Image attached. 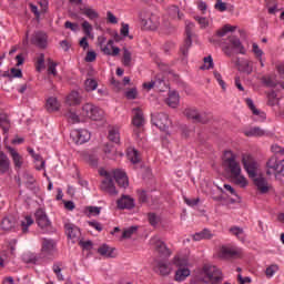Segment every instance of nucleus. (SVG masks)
Here are the masks:
<instances>
[{"mask_svg":"<svg viewBox=\"0 0 284 284\" xmlns=\"http://www.w3.org/2000/svg\"><path fill=\"white\" fill-rule=\"evenodd\" d=\"M7 150L12 159L14 169L21 170L23 168V155L19 154V151L12 146H8Z\"/></svg>","mask_w":284,"mask_h":284,"instance_id":"dca6fc26","label":"nucleus"},{"mask_svg":"<svg viewBox=\"0 0 284 284\" xmlns=\"http://www.w3.org/2000/svg\"><path fill=\"white\" fill-rule=\"evenodd\" d=\"M54 252H57V243L54 242V240L44 239L41 248L42 256H52Z\"/></svg>","mask_w":284,"mask_h":284,"instance_id":"2eb2a0df","label":"nucleus"},{"mask_svg":"<svg viewBox=\"0 0 284 284\" xmlns=\"http://www.w3.org/2000/svg\"><path fill=\"white\" fill-rule=\"evenodd\" d=\"M31 43L32 45H36V48H39L40 50H45V48H48V33L43 31H36L31 36Z\"/></svg>","mask_w":284,"mask_h":284,"instance_id":"9b49d317","label":"nucleus"},{"mask_svg":"<svg viewBox=\"0 0 284 284\" xmlns=\"http://www.w3.org/2000/svg\"><path fill=\"white\" fill-rule=\"evenodd\" d=\"M0 128H2L3 132H10V119H8V115L0 114Z\"/></svg>","mask_w":284,"mask_h":284,"instance_id":"c03bdc74","label":"nucleus"},{"mask_svg":"<svg viewBox=\"0 0 284 284\" xmlns=\"http://www.w3.org/2000/svg\"><path fill=\"white\" fill-rule=\"evenodd\" d=\"M173 265H175L178 270L183 267H190V261H187V258L185 257L176 255L173 257Z\"/></svg>","mask_w":284,"mask_h":284,"instance_id":"58836bf2","label":"nucleus"},{"mask_svg":"<svg viewBox=\"0 0 284 284\" xmlns=\"http://www.w3.org/2000/svg\"><path fill=\"white\" fill-rule=\"evenodd\" d=\"M70 136L75 145H83V143H88L90 140L88 130H73L71 131Z\"/></svg>","mask_w":284,"mask_h":284,"instance_id":"f8f14e48","label":"nucleus"},{"mask_svg":"<svg viewBox=\"0 0 284 284\" xmlns=\"http://www.w3.org/2000/svg\"><path fill=\"white\" fill-rule=\"evenodd\" d=\"M220 254L222 258H241L243 251L234 246H222Z\"/></svg>","mask_w":284,"mask_h":284,"instance_id":"ddd939ff","label":"nucleus"},{"mask_svg":"<svg viewBox=\"0 0 284 284\" xmlns=\"http://www.w3.org/2000/svg\"><path fill=\"white\" fill-rule=\"evenodd\" d=\"M126 156L131 163L136 164L139 161H141V158L139 156V151L134 148H129L126 151Z\"/></svg>","mask_w":284,"mask_h":284,"instance_id":"4c0bfd02","label":"nucleus"},{"mask_svg":"<svg viewBox=\"0 0 284 284\" xmlns=\"http://www.w3.org/2000/svg\"><path fill=\"white\" fill-rule=\"evenodd\" d=\"M22 261H24V263H31L33 265H37V263L39 262V257L37 256V254L29 252L22 255Z\"/></svg>","mask_w":284,"mask_h":284,"instance_id":"a19ab883","label":"nucleus"},{"mask_svg":"<svg viewBox=\"0 0 284 284\" xmlns=\"http://www.w3.org/2000/svg\"><path fill=\"white\" fill-rule=\"evenodd\" d=\"M276 272H278V265L272 264L268 267H266L265 274H266L267 278H272V276H274V274H276Z\"/></svg>","mask_w":284,"mask_h":284,"instance_id":"6e6d98bb","label":"nucleus"},{"mask_svg":"<svg viewBox=\"0 0 284 284\" xmlns=\"http://www.w3.org/2000/svg\"><path fill=\"white\" fill-rule=\"evenodd\" d=\"M190 274H192L190 267L178 268L175 271L174 281H176V283H183Z\"/></svg>","mask_w":284,"mask_h":284,"instance_id":"cd10ccee","label":"nucleus"},{"mask_svg":"<svg viewBox=\"0 0 284 284\" xmlns=\"http://www.w3.org/2000/svg\"><path fill=\"white\" fill-rule=\"evenodd\" d=\"M240 72H244V74H252L254 72V62L250 60H242L239 63Z\"/></svg>","mask_w":284,"mask_h":284,"instance_id":"c85d7f7f","label":"nucleus"},{"mask_svg":"<svg viewBox=\"0 0 284 284\" xmlns=\"http://www.w3.org/2000/svg\"><path fill=\"white\" fill-rule=\"evenodd\" d=\"M271 151L273 152V154H281L282 156H284V148L278 144H273L271 146Z\"/></svg>","mask_w":284,"mask_h":284,"instance_id":"338daca9","label":"nucleus"},{"mask_svg":"<svg viewBox=\"0 0 284 284\" xmlns=\"http://www.w3.org/2000/svg\"><path fill=\"white\" fill-rule=\"evenodd\" d=\"M139 226H130L125 229L122 233V239H131L133 234H136Z\"/></svg>","mask_w":284,"mask_h":284,"instance_id":"3c124183","label":"nucleus"},{"mask_svg":"<svg viewBox=\"0 0 284 284\" xmlns=\"http://www.w3.org/2000/svg\"><path fill=\"white\" fill-rule=\"evenodd\" d=\"M32 159L34 160V163H40L36 165V170H39V171L44 170L45 161L43 160L41 154L36 153Z\"/></svg>","mask_w":284,"mask_h":284,"instance_id":"09e8293b","label":"nucleus"},{"mask_svg":"<svg viewBox=\"0 0 284 284\" xmlns=\"http://www.w3.org/2000/svg\"><path fill=\"white\" fill-rule=\"evenodd\" d=\"M246 104L255 116H261L262 119H265V113H263V112L258 111V109H256V106L254 105V101H252V99L247 98Z\"/></svg>","mask_w":284,"mask_h":284,"instance_id":"ea45409f","label":"nucleus"},{"mask_svg":"<svg viewBox=\"0 0 284 284\" xmlns=\"http://www.w3.org/2000/svg\"><path fill=\"white\" fill-rule=\"evenodd\" d=\"M67 103L68 105H79L81 103V95L77 91H72L67 97Z\"/></svg>","mask_w":284,"mask_h":284,"instance_id":"c9c22d12","label":"nucleus"},{"mask_svg":"<svg viewBox=\"0 0 284 284\" xmlns=\"http://www.w3.org/2000/svg\"><path fill=\"white\" fill-rule=\"evenodd\" d=\"M36 221L42 230L45 227H49L50 225V220H48V215H45V212L43 210H38L36 212Z\"/></svg>","mask_w":284,"mask_h":284,"instance_id":"4be33fe9","label":"nucleus"},{"mask_svg":"<svg viewBox=\"0 0 284 284\" xmlns=\"http://www.w3.org/2000/svg\"><path fill=\"white\" fill-rule=\"evenodd\" d=\"M148 219L150 225H152L153 227H156V225H159L160 219L154 213H149Z\"/></svg>","mask_w":284,"mask_h":284,"instance_id":"052dcab7","label":"nucleus"},{"mask_svg":"<svg viewBox=\"0 0 284 284\" xmlns=\"http://www.w3.org/2000/svg\"><path fill=\"white\" fill-rule=\"evenodd\" d=\"M48 74H52L53 77H57V62H53L52 59H48Z\"/></svg>","mask_w":284,"mask_h":284,"instance_id":"864d4df0","label":"nucleus"},{"mask_svg":"<svg viewBox=\"0 0 284 284\" xmlns=\"http://www.w3.org/2000/svg\"><path fill=\"white\" fill-rule=\"evenodd\" d=\"M181 101V98L176 91H170L169 97L165 100L166 105L169 108H178L179 103Z\"/></svg>","mask_w":284,"mask_h":284,"instance_id":"bb28decb","label":"nucleus"},{"mask_svg":"<svg viewBox=\"0 0 284 284\" xmlns=\"http://www.w3.org/2000/svg\"><path fill=\"white\" fill-rule=\"evenodd\" d=\"M168 17L171 21H182L184 14L181 12L178 6H170L166 9Z\"/></svg>","mask_w":284,"mask_h":284,"instance_id":"aec40b11","label":"nucleus"},{"mask_svg":"<svg viewBox=\"0 0 284 284\" xmlns=\"http://www.w3.org/2000/svg\"><path fill=\"white\" fill-rule=\"evenodd\" d=\"M213 237H214V234H212V231H210V229H204L192 235L193 241H210V239H213Z\"/></svg>","mask_w":284,"mask_h":284,"instance_id":"393cba45","label":"nucleus"},{"mask_svg":"<svg viewBox=\"0 0 284 284\" xmlns=\"http://www.w3.org/2000/svg\"><path fill=\"white\" fill-rule=\"evenodd\" d=\"M82 13L84 14V17H88V19H90L91 21H93V19H99V12H97V10L92 8H84L82 10Z\"/></svg>","mask_w":284,"mask_h":284,"instance_id":"49530a36","label":"nucleus"},{"mask_svg":"<svg viewBox=\"0 0 284 284\" xmlns=\"http://www.w3.org/2000/svg\"><path fill=\"white\" fill-rule=\"evenodd\" d=\"M229 232L230 234H232V236H235L237 241L245 243V239H247V235L245 234V231L243 230V227L231 226Z\"/></svg>","mask_w":284,"mask_h":284,"instance_id":"a878e982","label":"nucleus"},{"mask_svg":"<svg viewBox=\"0 0 284 284\" xmlns=\"http://www.w3.org/2000/svg\"><path fill=\"white\" fill-rule=\"evenodd\" d=\"M132 123L134 128H143V125H145V118L143 116V111L141 109H133Z\"/></svg>","mask_w":284,"mask_h":284,"instance_id":"412c9836","label":"nucleus"},{"mask_svg":"<svg viewBox=\"0 0 284 284\" xmlns=\"http://www.w3.org/2000/svg\"><path fill=\"white\" fill-rule=\"evenodd\" d=\"M84 212L89 216H99L101 214V207L99 206H87Z\"/></svg>","mask_w":284,"mask_h":284,"instance_id":"8fccbe9b","label":"nucleus"},{"mask_svg":"<svg viewBox=\"0 0 284 284\" xmlns=\"http://www.w3.org/2000/svg\"><path fill=\"white\" fill-rule=\"evenodd\" d=\"M243 133L245 136H265V131L258 126L246 129Z\"/></svg>","mask_w":284,"mask_h":284,"instance_id":"f704fd0d","label":"nucleus"},{"mask_svg":"<svg viewBox=\"0 0 284 284\" xmlns=\"http://www.w3.org/2000/svg\"><path fill=\"white\" fill-rule=\"evenodd\" d=\"M34 223V220H32V216L28 215L24 217V220L21 221V227L23 234H28V227Z\"/></svg>","mask_w":284,"mask_h":284,"instance_id":"de8ad7c7","label":"nucleus"},{"mask_svg":"<svg viewBox=\"0 0 284 284\" xmlns=\"http://www.w3.org/2000/svg\"><path fill=\"white\" fill-rule=\"evenodd\" d=\"M136 194L139 203H148V192H145V190L139 189Z\"/></svg>","mask_w":284,"mask_h":284,"instance_id":"4d7b16f0","label":"nucleus"},{"mask_svg":"<svg viewBox=\"0 0 284 284\" xmlns=\"http://www.w3.org/2000/svg\"><path fill=\"white\" fill-rule=\"evenodd\" d=\"M100 189L102 190V192L111 194L112 196L119 193L116 192V186H114V180L112 178L102 180Z\"/></svg>","mask_w":284,"mask_h":284,"instance_id":"a211bd4d","label":"nucleus"},{"mask_svg":"<svg viewBox=\"0 0 284 284\" xmlns=\"http://www.w3.org/2000/svg\"><path fill=\"white\" fill-rule=\"evenodd\" d=\"M155 128H159L162 132H165L172 125L170 116L166 113H158L152 118Z\"/></svg>","mask_w":284,"mask_h":284,"instance_id":"9d476101","label":"nucleus"},{"mask_svg":"<svg viewBox=\"0 0 284 284\" xmlns=\"http://www.w3.org/2000/svg\"><path fill=\"white\" fill-rule=\"evenodd\" d=\"M112 176L120 187H128L130 185L125 171L116 169L112 172Z\"/></svg>","mask_w":284,"mask_h":284,"instance_id":"f3484780","label":"nucleus"},{"mask_svg":"<svg viewBox=\"0 0 284 284\" xmlns=\"http://www.w3.org/2000/svg\"><path fill=\"white\" fill-rule=\"evenodd\" d=\"M192 30H194V22L186 20L185 21L186 39L184 40V44L180 48V52L183 54V57H187L190 52V48H192Z\"/></svg>","mask_w":284,"mask_h":284,"instance_id":"6e6552de","label":"nucleus"},{"mask_svg":"<svg viewBox=\"0 0 284 284\" xmlns=\"http://www.w3.org/2000/svg\"><path fill=\"white\" fill-rule=\"evenodd\" d=\"M45 106L48 112H57L59 111V108H61V104H59V100H57V98L51 97L47 100Z\"/></svg>","mask_w":284,"mask_h":284,"instance_id":"473e14b6","label":"nucleus"},{"mask_svg":"<svg viewBox=\"0 0 284 284\" xmlns=\"http://www.w3.org/2000/svg\"><path fill=\"white\" fill-rule=\"evenodd\" d=\"M267 104L271 106H274L276 103H278V100H276V92L272 91L267 94Z\"/></svg>","mask_w":284,"mask_h":284,"instance_id":"bf43d9fd","label":"nucleus"},{"mask_svg":"<svg viewBox=\"0 0 284 284\" xmlns=\"http://www.w3.org/2000/svg\"><path fill=\"white\" fill-rule=\"evenodd\" d=\"M67 119H69L70 123H79L80 119L79 115H77V113L69 111L67 113Z\"/></svg>","mask_w":284,"mask_h":284,"instance_id":"69168bd1","label":"nucleus"},{"mask_svg":"<svg viewBox=\"0 0 284 284\" xmlns=\"http://www.w3.org/2000/svg\"><path fill=\"white\" fill-rule=\"evenodd\" d=\"M237 283L239 284H250V283H252V277H250V276L243 277V275L239 274Z\"/></svg>","mask_w":284,"mask_h":284,"instance_id":"774afa93","label":"nucleus"},{"mask_svg":"<svg viewBox=\"0 0 284 284\" xmlns=\"http://www.w3.org/2000/svg\"><path fill=\"white\" fill-rule=\"evenodd\" d=\"M122 64L124 68H132L134 65V62L132 60V52L128 49H123V55H122Z\"/></svg>","mask_w":284,"mask_h":284,"instance_id":"72a5a7b5","label":"nucleus"},{"mask_svg":"<svg viewBox=\"0 0 284 284\" xmlns=\"http://www.w3.org/2000/svg\"><path fill=\"white\" fill-rule=\"evenodd\" d=\"M138 94H139V92L136 91V88H132V89H130V90H128V91L125 92V97H126V99H129L130 101L136 99Z\"/></svg>","mask_w":284,"mask_h":284,"instance_id":"e2e57ef3","label":"nucleus"},{"mask_svg":"<svg viewBox=\"0 0 284 284\" xmlns=\"http://www.w3.org/2000/svg\"><path fill=\"white\" fill-rule=\"evenodd\" d=\"M10 172V158L0 151V174H8Z\"/></svg>","mask_w":284,"mask_h":284,"instance_id":"5701e85b","label":"nucleus"},{"mask_svg":"<svg viewBox=\"0 0 284 284\" xmlns=\"http://www.w3.org/2000/svg\"><path fill=\"white\" fill-rule=\"evenodd\" d=\"M54 274L57 275L58 281H64L63 274L61 273V263L53 264L52 267Z\"/></svg>","mask_w":284,"mask_h":284,"instance_id":"5fc2aeb1","label":"nucleus"},{"mask_svg":"<svg viewBox=\"0 0 284 284\" xmlns=\"http://www.w3.org/2000/svg\"><path fill=\"white\" fill-rule=\"evenodd\" d=\"M230 43L239 54H245L247 52L239 38H230Z\"/></svg>","mask_w":284,"mask_h":284,"instance_id":"2f4dec72","label":"nucleus"},{"mask_svg":"<svg viewBox=\"0 0 284 284\" xmlns=\"http://www.w3.org/2000/svg\"><path fill=\"white\" fill-rule=\"evenodd\" d=\"M284 173V159L282 161H278L276 156H272L267 162H266V174L268 176H282Z\"/></svg>","mask_w":284,"mask_h":284,"instance_id":"39448f33","label":"nucleus"},{"mask_svg":"<svg viewBox=\"0 0 284 284\" xmlns=\"http://www.w3.org/2000/svg\"><path fill=\"white\" fill-rule=\"evenodd\" d=\"M64 229L69 239H79V236H81V230H79V227L72 223H67Z\"/></svg>","mask_w":284,"mask_h":284,"instance_id":"b1692460","label":"nucleus"},{"mask_svg":"<svg viewBox=\"0 0 284 284\" xmlns=\"http://www.w3.org/2000/svg\"><path fill=\"white\" fill-rule=\"evenodd\" d=\"M195 20L200 24L202 29L209 28L210 27V20L207 18L203 17H195Z\"/></svg>","mask_w":284,"mask_h":284,"instance_id":"13d9d810","label":"nucleus"},{"mask_svg":"<svg viewBox=\"0 0 284 284\" xmlns=\"http://www.w3.org/2000/svg\"><path fill=\"white\" fill-rule=\"evenodd\" d=\"M116 206H118V210H134L135 202H134V199L131 197L130 195H122L116 201Z\"/></svg>","mask_w":284,"mask_h":284,"instance_id":"4468645a","label":"nucleus"},{"mask_svg":"<svg viewBox=\"0 0 284 284\" xmlns=\"http://www.w3.org/2000/svg\"><path fill=\"white\" fill-rule=\"evenodd\" d=\"M84 88L87 92H94L99 88V83L94 79H87L84 82Z\"/></svg>","mask_w":284,"mask_h":284,"instance_id":"37998d69","label":"nucleus"},{"mask_svg":"<svg viewBox=\"0 0 284 284\" xmlns=\"http://www.w3.org/2000/svg\"><path fill=\"white\" fill-rule=\"evenodd\" d=\"M242 165L250 179H253L254 185L257 187L260 194H267L270 192V183L263 176L258 174V162L250 153L242 154ZM257 176V178H256Z\"/></svg>","mask_w":284,"mask_h":284,"instance_id":"f03ea898","label":"nucleus"},{"mask_svg":"<svg viewBox=\"0 0 284 284\" xmlns=\"http://www.w3.org/2000/svg\"><path fill=\"white\" fill-rule=\"evenodd\" d=\"M223 166L226 174H230L232 183L239 187H247V178L243 175L241 162L236 161V154L232 151H225L223 156Z\"/></svg>","mask_w":284,"mask_h":284,"instance_id":"f257e3e1","label":"nucleus"},{"mask_svg":"<svg viewBox=\"0 0 284 284\" xmlns=\"http://www.w3.org/2000/svg\"><path fill=\"white\" fill-rule=\"evenodd\" d=\"M184 115L189 118L191 121H193V123H207V121H210L207 114L199 113V110L194 108H189L184 110Z\"/></svg>","mask_w":284,"mask_h":284,"instance_id":"1a4fd4ad","label":"nucleus"},{"mask_svg":"<svg viewBox=\"0 0 284 284\" xmlns=\"http://www.w3.org/2000/svg\"><path fill=\"white\" fill-rule=\"evenodd\" d=\"M156 267H158V272H160L161 276H168L172 272V267L166 262H159Z\"/></svg>","mask_w":284,"mask_h":284,"instance_id":"e433bc0d","label":"nucleus"},{"mask_svg":"<svg viewBox=\"0 0 284 284\" xmlns=\"http://www.w3.org/2000/svg\"><path fill=\"white\" fill-rule=\"evenodd\" d=\"M36 70L37 72H41V70H45V54L40 53V55L37 58Z\"/></svg>","mask_w":284,"mask_h":284,"instance_id":"a18cd8bd","label":"nucleus"},{"mask_svg":"<svg viewBox=\"0 0 284 284\" xmlns=\"http://www.w3.org/2000/svg\"><path fill=\"white\" fill-rule=\"evenodd\" d=\"M14 227V219L12 217H4L1 222V229L4 230V232H8Z\"/></svg>","mask_w":284,"mask_h":284,"instance_id":"79ce46f5","label":"nucleus"},{"mask_svg":"<svg viewBox=\"0 0 284 284\" xmlns=\"http://www.w3.org/2000/svg\"><path fill=\"white\" fill-rule=\"evenodd\" d=\"M98 254H100V256H104L105 258H114V248L110 247L108 244H102L99 248H98Z\"/></svg>","mask_w":284,"mask_h":284,"instance_id":"c756f323","label":"nucleus"},{"mask_svg":"<svg viewBox=\"0 0 284 284\" xmlns=\"http://www.w3.org/2000/svg\"><path fill=\"white\" fill-rule=\"evenodd\" d=\"M193 284H221L223 283V272L215 265L203 264L195 271Z\"/></svg>","mask_w":284,"mask_h":284,"instance_id":"7ed1b4c3","label":"nucleus"},{"mask_svg":"<svg viewBox=\"0 0 284 284\" xmlns=\"http://www.w3.org/2000/svg\"><path fill=\"white\" fill-rule=\"evenodd\" d=\"M64 28L71 30L72 32H79V24L70 21L64 22Z\"/></svg>","mask_w":284,"mask_h":284,"instance_id":"680f3d73","label":"nucleus"},{"mask_svg":"<svg viewBox=\"0 0 284 284\" xmlns=\"http://www.w3.org/2000/svg\"><path fill=\"white\" fill-rule=\"evenodd\" d=\"M140 19L143 30H156L161 23L159 16L150 12L141 13Z\"/></svg>","mask_w":284,"mask_h":284,"instance_id":"423d86ee","label":"nucleus"},{"mask_svg":"<svg viewBox=\"0 0 284 284\" xmlns=\"http://www.w3.org/2000/svg\"><path fill=\"white\" fill-rule=\"evenodd\" d=\"M214 68V60L212 59V55L204 58V64L201 67V70H212Z\"/></svg>","mask_w":284,"mask_h":284,"instance_id":"603ef678","label":"nucleus"},{"mask_svg":"<svg viewBox=\"0 0 284 284\" xmlns=\"http://www.w3.org/2000/svg\"><path fill=\"white\" fill-rule=\"evenodd\" d=\"M101 50L103 54H106V57H119V54H121V49L119 47H114V40H109Z\"/></svg>","mask_w":284,"mask_h":284,"instance_id":"6ab92c4d","label":"nucleus"},{"mask_svg":"<svg viewBox=\"0 0 284 284\" xmlns=\"http://www.w3.org/2000/svg\"><path fill=\"white\" fill-rule=\"evenodd\" d=\"M82 29L87 37H90V34H92V24H90V22L88 21L82 22Z\"/></svg>","mask_w":284,"mask_h":284,"instance_id":"0e129e2a","label":"nucleus"},{"mask_svg":"<svg viewBox=\"0 0 284 284\" xmlns=\"http://www.w3.org/2000/svg\"><path fill=\"white\" fill-rule=\"evenodd\" d=\"M109 141H112V143H120L121 141V132L119 130V126H110L109 128Z\"/></svg>","mask_w":284,"mask_h":284,"instance_id":"7c9ffc66","label":"nucleus"},{"mask_svg":"<svg viewBox=\"0 0 284 284\" xmlns=\"http://www.w3.org/2000/svg\"><path fill=\"white\" fill-rule=\"evenodd\" d=\"M81 114L88 119H91V121H103V116H105L103 110L92 103H85L82 106Z\"/></svg>","mask_w":284,"mask_h":284,"instance_id":"20e7f679","label":"nucleus"},{"mask_svg":"<svg viewBox=\"0 0 284 284\" xmlns=\"http://www.w3.org/2000/svg\"><path fill=\"white\" fill-rule=\"evenodd\" d=\"M150 245L163 258H170V256H172V251H170L168 248V245L165 244V242H163L161 240V237H159V236L151 237L150 239Z\"/></svg>","mask_w":284,"mask_h":284,"instance_id":"0eeeda50","label":"nucleus"}]
</instances>
